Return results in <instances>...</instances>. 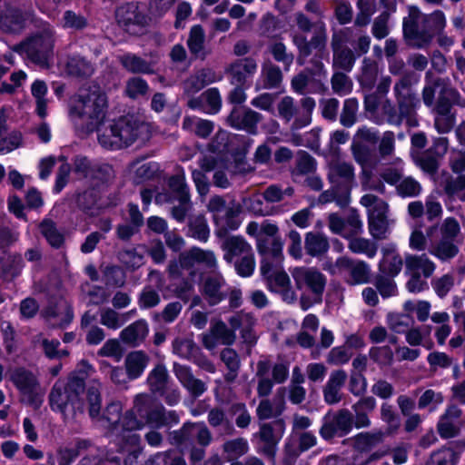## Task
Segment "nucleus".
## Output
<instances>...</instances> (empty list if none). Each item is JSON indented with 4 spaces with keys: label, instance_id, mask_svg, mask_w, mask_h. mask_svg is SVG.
<instances>
[{
    "label": "nucleus",
    "instance_id": "f257e3e1",
    "mask_svg": "<svg viewBox=\"0 0 465 465\" xmlns=\"http://www.w3.org/2000/svg\"><path fill=\"white\" fill-rule=\"evenodd\" d=\"M87 401L90 416L93 419L98 418L101 425L110 430L109 437L119 446V450L135 452L139 437L134 431L141 429L144 422L137 420L133 411L120 419L122 407L116 402L108 405L103 417H99L101 398L98 384L88 389Z\"/></svg>",
    "mask_w": 465,
    "mask_h": 465
},
{
    "label": "nucleus",
    "instance_id": "f03ea898",
    "mask_svg": "<svg viewBox=\"0 0 465 465\" xmlns=\"http://www.w3.org/2000/svg\"><path fill=\"white\" fill-rule=\"evenodd\" d=\"M108 109V99L99 86L82 89L69 100L68 118L74 127L90 134L103 128Z\"/></svg>",
    "mask_w": 465,
    "mask_h": 465
},
{
    "label": "nucleus",
    "instance_id": "7ed1b4c3",
    "mask_svg": "<svg viewBox=\"0 0 465 465\" xmlns=\"http://www.w3.org/2000/svg\"><path fill=\"white\" fill-rule=\"evenodd\" d=\"M148 137L149 125L134 116H124L104 124L97 134L99 143L109 150L122 149L136 140L143 141Z\"/></svg>",
    "mask_w": 465,
    "mask_h": 465
},
{
    "label": "nucleus",
    "instance_id": "20e7f679",
    "mask_svg": "<svg viewBox=\"0 0 465 465\" xmlns=\"http://www.w3.org/2000/svg\"><path fill=\"white\" fill-rule=\"evenodd\" d=\"M296 287L301 291V307L308 310L322 302L326 284L325 276L314 268L296 267L292 271Z\"/></svg>",
    "mask_w": 465,
    "mask_h": 465
},
{
    "label": "nucleus",
    "instance_id": "39448f33",
    "mask_svg": "<svg viewBox=\"0 0 465 465\" xmlns=\"http://www.w3.org/2000/svg\"><path fill=\"white\" fill-rule=\"evenodd\" d=\"M84 391L83 378L72 376L66 385L57 382L50 394V405L54 411L64 413L69 407L74 411H82L84 403L80 393Z\"/></svg>",
    "mask_w": 465,
    "mask_h": 465
},
{
    "label": "nucleus",
    "instance_id": "423d86ee",
    "mask_svg": "<svg viewBox=\"0 0 465 465\" xmlns=\"http://www.w3.org/2000/svg\"><path fill=\"white\" fill-rule=\"evenodd\" d=\"M53 30L49 25H45L43 32L26 42L15 46V52L25 54L33 63L47 66L53 54Z\"/></svg>",
    "mask_w": 465,
    "mask_h": 465
},
{
    "label": "nucleus",
    "instance_id": "0eeeda50",
    "mask_svg": "<svg viewBox=\"0 0 465 465\" xmlns=\"http://www.w3.org/2000/svg\"><path fill=\"white\" fill-rule=\"evenodd\" d=\"M394 90L398 97L400 116L391 114V105L386 101L383 104V110L388 114V121L391 124H399L402 118H406L408 125L417 126L418 121L413 113L419 104V99L410 92L404 81L396 84Z\"/></svg>",
    "mask_w": 465,
    "mask_h": 465
},
{
    "label": "nucleus",
    "instance_id": "6e6552de",
    "mask_svg": "<svg viewBox=\"0 0 465 465\" xmlns=\"http://www.w3.org/2000/svg\"><path fill=\"white\" fill-rule=\"evenodd\" d=\"M207 208L213 213V221L217 225L215 234L218 237L224 236L228 230H236L239 228L241 222L236 219L240 213L239 205H225L224 200L220 196L211 198Z\"/></svg>",
    "mask_w": 465,
    "mask_h": 465
},
{
    "label": "nucleus",
    "instance_id": "1a4fd4ad",
    "mask_svg": "<svg viewBox=\"0 0 465 465\" xmlns=\"http://www.w3.org/2000/svg\"><path fill=\"white\" fill-rule=\"evenodd\" d=\"M361 203L367 208L371 234L378 239L384 237L387 229V203L372 194H365Z\"/></svg>",
    "mask_w": 465,
    "mask_h": 465
},
{
    "label": "nucleus",
    "instance_id": "9d476101",
    "mask_svg": "<svg viewBox=\"0 0 465 465\" xmlns=\"http://www.w3.org/2000/svg\"><path fill=\"white\" fill-rule=\"evenodd\" d=\"M261 272L267 279L270 289L280 293L285 302L292 303L296 301L297 296L292 287L290 277L284 271L272 270L268 262H262Z\"/></svg>",
    "mask_w": 465,
    "mask_h": 465
},
{
    "label": "nucleus",
    "instance_id": "9b49d317",
    "mask_svg": "<svg viewBox=\"0 0 465 465\" xmlns=\"http://www.w3.org/2000/svg\"><path fill=\"white\" fill-rule=\"evenodd\" d=\"M438 94V104L441 103H452L457 98V92L440 82L439 79L433 78L430 74H427V84L423 88L422 97L423 102L427 106H432L435 94Z\"/></svg>",
    "mask_w": 465,
    "mask_h": 465
},
{
    "label": "nucleus",
    "instance_id": "f8f14e48",
    "mask_svg": "<svg viewBox=\"0 0 465 465\" xmlns=\"http://www.w3.org/2000/svg\"><path fill=\"white\" fill-rule=\"evenodd\" d=\"M29 14H24L19 9L8 5L0 6V29L5 33H18L30 20Z\"/></svg>",
    "mask_w": 465,
    "mask_h": 465
},
{
    "label": "nucleus",
    "instance_id": "ddd939ff",
    "mask_svg": "<svg viewBox=\"0 0 465 465\" xmlns=\"http://www.w3.org/2000/svg\"><path fill=\"white\" fill-rule=\"evenodd\" d=\"M221 238H223L221 248L227 262H232L236 257L241 258L252 252V245L241 235L226 236L225 233Z\"/></svg>",
    "mask_w": 465,
    "mask_h": 465
},
{
    "label": "nucleus",
    "instance_id": "4468645a",
    "mask_svg": "<svg viewBox=\"0 0 465 465\" xmlns=\"http://www.w3.org/2000/svg\"><path fill=\"white\" fill-rule=\"evenodd\" d=\"M352 423L351 413L348 411H341L322 426L321 434L325 439L332 438L334 435L343 436L351 430Z\"/></svg>",
    "mask_w": 465,
    "mask_h": 465
},
{
    "label": "nucleus",
    "instance_id": "2eb2a0df",
    "mask_svg": "<svg viewBox=\"0 0 465 465\" xmlns=\"http://www.w3.org/2000/svg\"><path fill=\"white\" fill-rule=\"evenodd\" d=\"M261 120V114L250 110L235 107L228 116V123L236 129L246 130L254 133L256 124Z\"/></svg>",
    "mask_w": 465,
    "mask_h": 465
},
{
    "label": "nucleus",
    "instance_id": "dca6fc26",
    "mask_svg": "<svg viewBox=\"0 0 465 465\" xmlns=\"http://www.w3.org/2000/svg\"><path fill=\"white\" fill-rule=\"evenodd\" d=\"M12 381L20 391L31 401H36L40 396L35 377L24 370H17L12 375Z\"/></svg>",
    "mask_w": 465,
    "mask_h": 465
},
{
    "label": "nucleus",
    "instance_id": "f3484780",
    "mask_svg": "<svg viewBox=\"0 0 465 465\" xmlns=\"http://www.w3.org/2000/svg\"><path fill=\"white\" fill-rule=\"evenodd\" d=\"M222 105V99L216 88L205 91L200 98L189 100L188 106L194 110H202L206 114H216Z\"/></svg>",
    "mask_w": 465,
    "mask_h": 465
},
{
    "label": "nucleus",
    "instance_id": "a211bd4d",
    "mask_svg": "<svg viewBox=\"0 0 465 465\" xmlns=\"http://www.w3.org/2000/svg\"><path fill=\"white\" fill-rule=\"evenodd\" d=\"M460 415L461 410L459 407L450 405L447 408L445 413L440 417L438 422V432L440 437L449 439L458 434V420Z\"/></svg>",
    "mask_w": 465,
    "mask_h": 465
},
{
    "label": "nucleus",
    "instance_id": "6ab92c4d",
    "mask_svg": "<svg viewBox=\"0 0 465 465\" xmlns=\"http://www.w3.org/2000/svg\"><path fill=\"white\" fill-rule=\"evenodd\" d=\"M347 380V374L342 370L334 371L330 374L323 390L324 400L329 404H334L341 400V388Z\"/></svg>",
    "mask_w": 465,
    "mask_h": 465
},
{
    "label": "nucleus",
    "instance_id": "aec40b11",
    "mask_svg": "<svg viewBox=\"0 0 465 465\" xmlns=\"http://www.w3.org/2000/svg\"><path fill=\"white\" fill-rule=\"evenodd\" d=\"M256 248L259 253L263 256V260L262 262H268L267 260L269 258L274 259L276 262H281L282 261L283 242L281 236L273 238H258Z\"/></svg>",
    "mask_w": 465,
    "mask_h": 465
},
{
    "label": "nucleus",
    "instance_id": "412c9836",
    "mask_svg": "<svg viewBox=\"0 0 465 465\" xmlns=\"http://www.w3.org/2000/svg\"><path fill=\"white\" fill-rule=\"evenodd\" d=\"M405 268L408 274H419L429 278L435 271V264L425 254H408L405 257Z\"/></svg>",
    "mask_w": 465,
    "mask_h": 465
},
{
    "label": "nucleus",
    "instance_id": "4be33fe9",
    "mask_svg": "<svg viewBox=\"0 0 465 465\" xmlns=\"http://www.w3.org/2000/svg\"><path fill=\"white\" fill-rule=\"evenodd\" d=\"M284 429V423L282 420L272 424H263L261 427V439L268 445L263 450L267 455L272 457L274 455V446L283 435Z\"/></svg>",
    "mask_w": 465,
    "mask_h": 465
},
{
    "label": "nucleus",
    "instance_id": "5701e85b",
    "mask_svg": "<svg viewBox=\"0 0 465 465\" xmlns=\"http://www.w3.org/2000/svg\"><path fill=\"white\" fill-rule=\"evenodd\" d=\"M333 66L345 71H350L354 64L352 52L342 46V39L335 35L332 38Z\"/></svg>",
    "mask_w": 465,
    "mask_h": 465
},
{
    "label": "nucleus",
    "instance_id": "b1692460",
    "mask_svg": "<svg viewBox=\"0 0 465 465\" xmlns=\"http://www.w3.org/2000/svg\"><path fill=\"white\" fill-rule=\"evenodd\" d=\"M183 266L203 264L207 268H215L217 260L215 255L211 251H204L200 248H193L190 252L182 257L181 260Z\"/></svg>",
    "mask_w": 465,
    "mask_h": 465
},
{
    "label": "nucleus",
    "instance_id": "393cba45",
    "mask_svg": "<svg viewBox=\"0 0 465 465\" xmlns=\"http://www.w3.org/2000/svg\"><path fill=\"white\" fill-rule=\"evenodd\" d=\"M256 69L257 64L252 59L237 61L232 64L230 69L232 83L237 85L243 84L248 77L255 73Z\"/></svg>",
    "mask_w": 465,
    "mask_h": 465
},
{
    "label": "nucleus",
    "instance_id": "a878e982",
    "mask_svg": "<svg viewBox=\"0 0 465 465\" xmlns=\"http://www.w3.org/2000/svg\"><path fill=\"white\" fill-rule=\"evenodd\" d=\"M148 362L149 358L144 352L141 351L130 352L125 358V369L129 379L140 377Z\"/></svg>",
    "mask_w": 465,
    "mask_h": 465
},
{
    "label": "nucleus",
    "instance_id": "bb28decb",
    "mask_svg": "<svg viewBox=\"0 0 465 465\" xmlns=\"http://www.w3.org/2000/svg\"><path fill=\"white\" fill-rule=\"evenodd\" d=\"M402 267V259L396 252L394 246L383 249V257L380 263L381 271L389 275L396 276L399 274Z\"/></svg>",
    "mask_w": 465,
    "mask_h": 465
},
{
    "label": "nucleus",
    "instance_id": "cd10ccee",
    "mask_svg": "<svg viewBox=\"0 0 465 465\" xmlns=\"http://www.w3.org/2000/svg\"><path fill=\"white\" fill-rule=\"evenodd\" d=\"M229 322L232 329H242L245 341L252 342L255 340V335L252 332L255 319L251 313L238 312L229 319Z\"/></svg>",
    "mask_w": 465,
    "mask_h": 465
},
{
    "label": "nucleus",
    "instance_id": "c85d7f7f",
    "mask_svg": "<svg viewBox=\"0 0 465 465\" xmlns=\"http://www.w3.org/2000/svg\"><path fill=\"white\" fill-rule=\"evenodd\" d=\"M174 371L181 383L193 395L198 396L205 391L206 387L204 383L202 381L193 378L187 367L175 365Z\"/></svg>",
    "mask_w": 465,
    "mask_h": 465
},
{
    "label": "nucleus",
    "instance_id": "c756f323",
    "mask_svg": "<svg viewBox=\"0 0 465 465\" xmlns=\"http://www.w3.org/2000/svg\"><path fill=\"white\" fill-rule=\"evenodd\" d=\"M329 177L333 183H350L354 177L353 167L341 159H335L329 164Z\"/></svg>",
    "mask_w": 465,
    "mask_h": 465
},
{
    "label": "nucleus",
    "instance_id": "7c9ffc66",
    "mask_svg": "<svg viewBox=\"0 0 465 465\" xmlns=\"http://www.w3.org/2000/svg\"><path fill=\"white\" fill-rule=\"evenodd\" d=\"M147 333V323L144 321H137L122 331L121 338L124 342L137 345L144 340Z\"/></svg>",
    "mask_w": 465,
    "mask_h": 465
},
{
    "label": "nucleus",
    "instance_id": "2f4dec72",
    "mask_svg": "<svg viewBox=\"0 0 465 465\" xmlns=\"http://www.w3.org/2000/svg\"><path fill=\"white\" fill-rule=\"evenodd\" d=\"M116 19L123 25L141 24L143 16L139 12V6L134 3H128L120 6L116 11Z\"/></svg>",
    "mask_w": 465,
    "mask_h": 465
},
{
    "label": "nucleus",
    "instance_id": "473e14b6",
    "mask_svg": "<svg viewBox=\"0 0 465 465\" xmlns=\"http://www.w3.org/2000/svg\"><path fill=\"white\" fill-rule=\"evenodd\" d=\"M420 15V11L416 8L411 9L410 14V20H405L403 23V31L405 36L411 41V44L417 47L425 46L430 39L425 38L420 41L418 38L417 24Z\"/></svg>",
    "mask_w": 465,
    "mask_h": 465
},
{
    "label": "nucleus",
    "instance_id": "72a5a7b5",
    "mask_svg": "<svg viewBox=\"0 0 465 465\" xmlns=\"http://www.w3.org/2000/svg\"><path fill=\"white\" fill-rule=\"evenodd\" d=\"M459 252L458 242L441 238L438 242L431 244L430 252L445 261L453 258Z\"/></svg>",
    "mask_w": 465,
    "mask_h": 465
},
{
    "label": "nucleus",
    "instance_id": "f704fd0d",
    "mask_svg": "<svg viewBox=\"0 0 465 465\" xmlns=\"http://www.w3.org/2000/svg\"><path fill=\"white\" fill-rule=\"evenodd\" d=\"M329 249V242L325 236L315 233L307 232L305 236V250L311 256H319L326 252Z\"/></svg>",
    "mask_w": 465,
    "mask_h": 465
},
{
    "label": "nucleus",
    "instance_id": "c9c22d12",
    "mask_svg": "<svg viewBox=\"0 0 465 465\" xmlns=\"http://www.w3.org/2000/svg\"><path fill=\"white\" fill-rule=\"evenodd\" d=\"M451 103H441L437 104V116L435 118V127L439 133L445 134L451 130L454 124V118L450 114Z\"/></svg>",
    "mask_w": 465,
    "mask_h": 465
},
{
    "label": "nucleus",
    "instance_id": "e433bc0d",
    "mask_svg": "<svg viewBox=\"0 0 465 465\" xmlns=\"http://www.w3.org/2000/svg\"><path fill=\"white\" fill-rule=\"evenodd\" d=\"M347 224H350L352 227V231L354 233L359 232L362 227V223L360 221V219L357 216L351 217V219L348 223H345L337 214L332 213L329 216V227H330L331 231L335 233H339L344 237H347L348 236V233L346 232Z\"/></svg>",
    "mask_w": 465,
    "mask_h": 465
},
{
    "label": "nucleus",
    "instance_id": "4c0bfd02",
    "mask_svg": "<svg viewBox=\"0 0 465 465\" xmlns=\"http://www.w3.org/2000/svg\"><path fill=\"white\" fill-rule=\"evenodd\" d=\"M48 89L44 81L35 80L31 86V93L36 103V113L44 118L47 115V99L45 98Z\"/></svg>",
    "mask_w": 465,
    "mask_h": 465
},
{
    "label": "nucleus",
    "instance_id": "58836bf2",
    "mask_svg": "<svg viewBox=\"0 0 465 465\" xmlns=\"http://www.w3.org/2000/svg\"><path fill=\"white\" fill-rule=\"evenodd\" d=\"M183 126L203 138L207 137L213 130L211 121L189 116L183 119Z\"/></svg>",
    "mask_w": 465,
    "mask_h": 465
},
{
    "label": "nucleus",
    "instance_id": "ea45409f",
    "mask_svg": "<svg viewBox=\"0 0 465 465\" xmlns=\"http://www.w3.org/2000/svg\"><path fill=\"white\" fill-rule=\"evenodd\" d=\"M156 171L157 167L153 163H134L131 165L130 174L134 183H141L151 179Z\"/></svg>",
    "mask_w": 465,
    "mask_h": 465
},
{
    "label": "nucleus",
    "instance_id": "a19ab883",
    "mask_svg": "<svg viewBox=\"0 0 465 465\" xmlns=\"http://www.w3.org/2000/svg\"><path fill=\"white\" fill-rule=\"evenodd\" d=\"M459 455L452 449L442 448L434 451L426 465H456Z\"/></svg>",
    "mask_w": 465,
    "mask_h": 465
},
{
    "label": "nucleus",
    "instance_id": "79ce46f5",
    "mask_svg": "<svg viewBox=\"0 0 465 465\" xmlns=\"http://www.w3.org/2000/svg\"><path fill=\"white\" fill-rule=\"evenodd\" d=\"M189 235L201 242L208 240L210 230L204 216L197 215L190 221Z\"/></svg>",
    "mask_w": 465,
    "mask_h": 465
},
{
    "label": "nucleus",
    "instance_id": "37998d69",
    "mask_svg": "<svg viewBox=\"0 0 465 465\" xmlns=\"http://www.w3.org/2000/svg\"><path fill=\"white\" fill-rule=\"evenodd\" d=\"M148 382L153 391L166 393L167 388V371L162 366H156L149 374Z\"/></svg>",
    "mask_w": 465,
    "mask_h": 465
},
{
    "label": "nucleus",
    "instance_id": "c03bdc74",
    "mask_svg": "<svg viewBox=\"0 0 465 465\" xmlns=\"http://www.w3.org/2000/svg\"><path fill=\"white\" fill-rule=\"evenodd\" d=\"M66 69L70 74L77 76H88L94 71L92 64L80 56L70 57L66 62Z\"/></svg>",
    "mask_w": 465,
    "mask_h": 465
},
{
    "label": "nucleus",
    "instance_id": "a18cd8bd",
    "mask_svg": "<svg viewBox=\"0 0 465 465\" xmlns=\"http://www.w3.org/2000/svg\"><path fill=\"white\" fill-rule=\"evenodd\" d=\"M370 267L367 263L361 261H354L347 278L351 284H362L369 281Z\"/></svg>",
    "mask_w": 465,
    "mask_h": 465
},
{
    "label": "nucleus",
    "instance_id": "49530a36",
    "mask_svg": "<svg viewBox=\"0 0 465 465\" xmlns=\"http://www.w3.org/2000/svg\"><path fill=\"white\" fill-rule=\"evenodd\" d=\"M314 107L315 101L312 98H303L301 108H298V118L293 123V128L299 129L308 125L311 123V114Z\"/></svg>",
    "mask_w": 465,
    "mask_h": 465
},
{
    "label": "nucleus",
    "instance_id": "de8ad7c7",
    "mask_svg": "<svg viewBox=\"0 0 465 465\" xmlns=\"http://www.w3.org/2000/svg\"><path fill=\"white\" fill-rule=\"evenodd\" d=\"M204 31L202 26L192 27L188 38V47L192 54L196 56H203Z\"/></svg>",
    "mask_w": 465,
    "mask_h": 465
},
{
    "label": "nucleus",
    "instance_id": "09e8293b",
    "mask_svg": "<svg viewBox=\"0 0 465 465\" xmlns=\"http://www.w3.org/2000/svg\"><path fill=\"white\" fill-rule=\"evenodd\" d=\"M221 358L229 369L225 378L227 381H232L236 378L240 367L239 357L232 349L227 348L222 351Z\"/></svg>",
    "mask_w": 465,
    "mask_h": 465
},
{
    "label": "nucleus",
    "instance_id": "8fccbe9b",
    "mask_svg": "<svg viewBox=\"0 0 465 465\" xmlns=\"http://www.w3.org/2000/svg\"><path fill=\"white\" fill-rule=\"evenodd\" d=\"M60 25L64 29L77 31L87 25V20L84 16L69 10L63 15Z\"/></svg>",
    "mask_w": 465,
    "mask_h": 465
},
{
    "label": "nucleus",
    "instance_id": "3c124183",
    "mask_svg": "<svg viewBox=\"0 0 465 465\" xmlns=\"http://www.w3.org/2000/svg\"><path fill=\"white\" fill-rule=\"evenodd\" d=\"M353 262L349 258L341 257L335 262L327 263L324 266V270L328 271L331 274L339 275L347 280Z\"/></svg>",
    "mask_w": 465,
    "mask_h": 465
},
{
    "label": "nucleus",
    "instance_id": "603ef678",
    "mask_svg": "<svg viewBox=\"0 0 465 465\" xmlns=\"http://www.w3.org/2000/svg\"><path fill=\"white\" fill-rule=\"evenodd\" d=\"M381 418L387 424V434H392L398 430L401 426V420L394 413L392 407L383 403L381 407Z\"/></svg>",
    "mask_w": 465,
    "mask_h": 465
},
{
    "label": "nucleus",
    "instance_id": "864d4df0",
    "mask_svg": "<svg viewBox=\"0 0 465 465\" xmlns=\"http://www.w3.org/2000/svg\"><path fill=\"white\" fill-rule=\"evenodd\" d=\"M411 322L412 319L408 314L389 313L387 315L389 327L397 333L405 332Z\"/></svg>",
    "mask_w": 465,
    "mask_h": 465
},
{
    "label": "nucleus",
    "instance_id": "5fc2aeb1",
    "mask_svg": "<svg viewBox=\"0 0 465 465\" xmlns=\"http://www.w3.org/2000/svg\"><path fill=\"white\" fill-rule=\"evenodd\" d=\"M349 249L355 253H363L369 258H373L377 253L376 246L369 240L353 238L349 242Z\"/></svg>",
    "mask_w": 465,
    "mask_h": 465
},
{
    "label": "nucleus",
    "instance_id": "6e6d98bb",
    "mask_svg": "<svg viewBox=\"0 0 465 465\" xmlns=\"http://www.w3.org/2000/svg\"><path fill=\"white\" fill-rule=\"evenodd\" d=\"M40 231L52 246L60 247L63 243L64 237L57 232L53 222L45 220L40 224Z\"/></svg>",
    "mask_w": 465,
    "mask_h": 465
},
{
    "label": "nucleus",
    "instance_id": "4d7b16f0",
    "mask_svg": "<svg viewBox=\"0 0 465 465\" xmlns=\"http://www.w3.org/2000/svg\"><path fill=\"white\" fill-rule=\"evenodd\" d=\"M403 308L408 312H415L417 319L423 322L428 320L430 312V303L427 301H419L417 302L407 301L403 304Z\"/></svg>",
    "mask_w": 465,
    "mask_h": 465
},
{
    "label": "nucleus",
    "instance_id": "13d9d810",
    "mask_svg": "<svg viewBox=\"0 0 465 465\" xmlns=\"http://www.w3.org/2000/svg\"><path fill=\"white\" fill-rule=\"evenodd\" d=\"M121 62L127 70L134 73H149L151 71L150 64L134 54H128L122 56Z\"/></svg>",
    "mask_w": 465,
    "mask_h": 465
},
{
    "label": "nucleus",
    "instance_id": "bf43d9fd",
    "mask_svg": "<svg viewBox=\"0 0 465 465\" xmlns=\"http://www.w3.org/2000/svg\"><path fill=\"white\" fill-rule=\"evenodd\" d=\"M358 105V101L356 99L350 98L345 100L341 114V123L342 125L346 127L353 125L356 120Z\"/></svg>",
    "mask_w": 465,
    "mask_h": 465
},
{
    "label": "nucleus",
    "instance_id": "052dcab7",
    "mask_svg": "<svg viewBox=\"0 0 465 465\" xmlns=\"http://www.w3.org/2000/svg\"><path fill=\"white\" fill-rule=\"evenodd\" d=\"M88 442L82 440L78 441L75 445L64 448L60 450L59 465H70L75 460L82 450L86 449Z\"/></svg>",
    "mask_w": 465,
    "mask_h": 465
},
{
    "label": "nucleus",
    "instance_id": "680f3d73",
    "mask_svg": "<svg viewBox=\"0 0 465 465\" xmlns=\"http://www.w3.org/2000/svg\"><path fill=\"white\" fill-rule=\"evenodd\" d=\"M441 238L458 242L460 234V226L454 218H446L440 228Z\"/></svg>",
    "mask_w": 465,
    "mask_h": 465
},
{
    "label": "nucleus",
    "instance_id": "e2e57ef3",
    "mask_svg": "<svg viewBox=\"0 0 465 465\" xmlns=\"http://www.w3.org/2000/svg\"><path fill=\"white\" fill-rule=\"evenodd\" d=\"M237 273L242 277H250L255 269V258L253 251L241 257L234 264Z\"/></svg>",
    "mask_w": 465,
    "mask_h": 465
},
{
    "label": "nucleus",
    "instance_id": "0e129e2a",
    "mask_svg": "<svg viewBox=\"0 0 465 465\" xmlns=\"http://www.w3.org/2000/svg\"><path fill=\"white\" fill-rule=\"evenodd\" d=\"M223 282V280L221 277L211 278L205 282L203 291L211 303L215 304L222 300L220 289Z\"/></svg>",
    "mask_w": 465,
    "mask_h": 465
},
{
    "label": "nucleus",
    "instance_id": "69168bd1",
    "mask_svg": "<svg viewBox=\"0 0 465 465\" xmlns=\"http://www.w3.org/2000/svg\"><path fill=\"white\" fill-rule=\"evenodd\" d=\"M399 194L407 197H413L420 194V184L411 177H405L397 185Z\"/></svg>",
    "mask_w": 465,
    "mask_h": 465
},
{
    "label": "nucleus",
    "instance_id": "338daca9",
    "mask_svg": "<svg viewBox=\"0 0 465 465\" xmlns=\"http://www.w3.org/2000/svg\"><path fill=\"white\" fill-rule=\"evenodd\" d=\"M211 330L216 335V338L220 341L221 344H232L235 340V335L232 331L229 330L225 323L222 321L214 322Z\"/></svg>",
    "mask_w": 465,
    "mask_h": 465
},
{
    "label": "nucleus",
    "instance_id": "774afa93",
    "mask_svg": "<svg viewBox=\"0 0 465 465\" xmlns=\"http://www.w3.org/2000/svg\"><path fill=\"white\" fill-rule=\"evenodd\" d=\"M262 77L263 79V88H272L277 86L282 81V72L279 68L268 65L262 70Z\"/></svg>",
    "mask_w": 465,
    "mask_h": 465
}]
</instances>
